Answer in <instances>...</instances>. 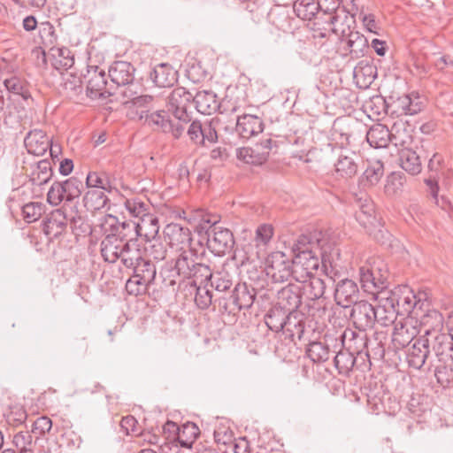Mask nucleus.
Masks as SVG:
<instances>
[{
    "label": "nucleus",
    "instance_id": "obj_41",
    "mask_svg": "<svg viewBox=\"0 0 453 453\" xmlns=\"http://www.w3.org/2000/svg\"><path fill=\"white\" fill-rule=\"evenodd\" d=\"M358 210L355 212L357 221L365 228L371 224H377L373 203L370 199L362 198L357 202Z\"/></svg>",
    "mask_w": 453,
    "mask_h": 453
},
{
    "label": "nucleus",
    "instance_id": "obj_40",
    "mask_svg": "<svg viewBox=\"0 0 453 453\" xmlns=\"http://www.w3.org/2000/svg\"><path fill=\"white\" fill-rule=\"evenodd\" d=\"M401 167L411 175L418 174L422 170L419 156L411 149L399 150Z\"/></svg>",
    "mask_w": 453,
    "mask_h": 453
},
{
    "label": "nucleus",
    "instance_id": "obj_50",
    "mask_svg": "<svg viewBox=\"0 0 453 453\" xmlns=\"http://www.w3.org/2000/svg\"><path fill=\"white\" fill-rule=\"evenodd\" d=\"M287 315V310L274 306L265 315V322L272 331L280 332L284 328Z\"/></svg>",
    "mask_w": 453,
    "mask_h": 453
},
{
    "label": "nucleus",
    "instance_id": "obj_3",
    "mask_svg": "<svg viewBox=\"0 0 453 453\" xmlns=\"http://www.w3.org/2000/svg\"><path fill=\"white\" fill-rule=\"evenodd\" d=\"M173 270L181 280H191L194 286L207 283L211 276V268L200 261L193 249L183 250L178 253L174 259Z\"/></svg>",
    "mask_w": 453,
    "mask_h": 453
},
{
    "label": "nucleus",
    "instance_id": "obj_33",
    "mask_svg": "<svg viewBox=\"0 0 453 453\" xmlns=\"http://www.w3.org/2000/svg\"><path fill=\"white\" fill-rule=\"evenodd\" d=\"M443 325V318L441 314L435 311H428L426 314L418 319V328L419 336L429 337L434 331H441Z\"/></svg>",
    "mask_w": 453,
    "mask_h": 453
},
{
    "label": "nucleus",
    "instance_id": "obj_9",
    "mask_svg": "<svg viewBox=\"0 0 453 453\" xmlns=\"http://www.w3.org/2000/svg\"><path fill=\"white\" fill-rule=\"evenodd\" d=\"M141 85H133L126 87L119 91L121 96V104L127 108L134 111L135 116L139 120L142 121L145 115H149L153 108L154 98L149 95H140Z\"/></svg>",
    "mask_w": 453,
    "mask_h": 453
},
{
    "label": "nucleus",
    "instance_id": "obj_42",
    "mask_svg": "<svg viewBox=\"0 0 453 453\" xmlns=\"http://www.w3.org/2000/svg\"><path fill=\"white\" fill-rule=\"evenodd\" d=\"M4 85L10 93L20 96L27 105L33 101L28 84L24 79L12 76L4 81Z\"/></svg>",
    "mask_w": 453,
    "mask_h": 453
},
{
    "label": "nucleus",
    "instance_id": "obj_26",
    "mask_svg": "<svg viewBox=\"0 0 453 453\" xmlns=\"http://www.w3.org/2000/svg\"><path fill=\"white\" fill-rule=\"evenodd\" d=\"M281 331L291 342H296V340L303 339L306 333L304 314L301 311L288 312L284 328Z\"/></svg>",
    "mask_w": 453,
    "mask_h": 453
},
{
    "label": "nucleus",
    "instance_id": "obj_38",
    "mask_svg": "<svg viewBox=\"0 0 453 453\" xmlns=\"http://www.w3.org/2000/svg\"><path fill=\"white\" fill-rule=\"evenodd\" d=\"M390 129L378 123L372 125L366 133L368 143L376 149L386 148L390 143Z\"/></svg>",
    "mask_w": 453,
    "mask_h": 453
},
{
    "label": "nucleus",
    "instance_id": "obj_2",
    "mask_svg": "<svg viewBox=\"0 0 453 453\" xmlns=\"http://www.w3.org/2000/svg\"><path fill=\"white\" fill-rule=\"evenodd\" d=\"M84 225L85 220L77 205L67 203L46 214L42 221V232L50 242L65 234L68 226L73 233L77 230L85 233Z\"/></svg>",
    "mask_w": 453,
    "mask_h": 453
},
{
    "label": "nucleus",
    "instance_id": "obj_62",
    "mask_svg": "<svg viewBox=\"0 0 453 453\" xmlns=\"http://www.w3.org/2000/svg\"><path fill=\"white\" fill-rule=\"evenodd\" d=\"M150 286L143 280L132 275L126 283V290L129 295L137 296L146 293Z\"/></svg>",
    "mask_w": 453,
    "mask_h": 453
},
{
    "label": "nucleus",
    "instance_id": "obj_43",
    "mask_svg": "<svg viewBox=\"0 0 453 453\" xmlns=\"http://www.w3.org/2000/svg\"><path fill=\"white\" fill-rule=\"evenodd\" d=\"M442 162L443 158L438 153H434L428 162L430 175L425 180V183L426 184L428 192L431 196H435L439 191L438 179Z\"/></svg>",
    "mask_w": 453,
    "mask_h": 453
},
{
    "label": "nucleus",
    "instance_id": "obj_18",
    "mask_svg": "<svg viewBox=\"0 0 453 453\" xmlns=\"http://www.w3.org/2000/svg\"><path fill=\"white\" fill-rule=\"evenodd\" d=\"M431 353L430 342L428 338L419 336L410 346L406 351V360L409 366L419 370Z\"/></svg>",
    "mask_w": 453,
    "mask_h": 453
},
{
    "label": "nucleus",
    "instance_id": "obj_22",
    "mask_svg": "<svg viewBox=\"0 0 453 453\" xmlns=\"http://www.w3.org/2000/svg\"><path fill=\"white\" fill-rule=\"evenodd\" d=\"M366 331H355L351 328H346L341 335L342 345L346 349L353 354L365 355L369 357V351L367 349V334Z\"/></svg>",
    "mask_w": 453,
    "mask_h": 453
},
{
    "label": "nucleus",
    "instance_id": "obj_48",
    "mask_svg": "<svg viewBox=\"0 0 453 453\" xmlns=\"http://www.w3.org/2000/svg\"><path fill=\"white\" fill-rule=\"evenodd\" d=\"M86 184L88 188H92V189H99L107 192H111L113 189L110 175L105 172L88 173L86 178Z\"/></svg>",
    "mask_w": 453,
    "mask_h": 453
},
{
    "label": "nucleus",
    "instance_id": "obj_60",
    "mask_svg": "<svg viewBox=\"0 0 453 453\" xmlns=\"http://www.w3.org/2000/svg\"><path fill=\"white\" fill-rule=\"evenodd\" d=\"M62 183L64 188L65 189V193L67 202H70L74 198L79 197L81 194L83 185L81 180H80L79 179L73 177L63 181Z\"/></svg>",
    "mask_w": 453,
    "mask_h": 453
},
{
    "label": "nucleus",
    "instance_id": "obj_6",
    "mask_svg": "<svg viewBox=\"0 0 453 453\" xmlns=\"http://www.w3.org/2000/svg\"><path fill=\"white\" fill-rule=\"evenodd\" d=\"M389 273L383 260L377 258L359 268V281L365 292L377 298L382 291H388Z\"/></svg>",
    "mask_w": 453,
    "mask_h": 453
},
{
    "label": "nucleus",
    "instance_id": "obj_28",
    "mask_svg": "<svg viewBox=\"0 0 453 453\" xmlns=\"http://www.w3.org/2000/svg\"><path fill=\"white\" fill-rule=\"evenodd\" d=\"M390 143L401 149H410L413 142L412 129L411 126L403 119H398L390 129Z\"/></svg>",
    "mask_w": 453,
    "mask_h": 453
},
{
    "label": "nucleus",
    "instance_id": "obj_4",
    "mask_svg": "<svg viewBox=\"0 0 453 453\" xmlns=\"http://www.w3.org/2000/svg\"><path fill=\"white\" fill-rule=\"evenodd\" d=\"M352 134L349 132L342 131L340 133V146L328 143L326 150H330L332 154L337 157L334 163L335 172L338 176L342 178H352L357 173V159L359 157L353 150L347 149L345 146L350 145Z\"/></svg>",
    "mask_w": 453,
    "mask_h": 453
},
{
    "label": "nucleus",
    "instance_id": "obj_39",
    "mask_svg": "<svg viewBox=\"0 0 453 453\" xmlns=\"http://www.w3.org/2000/svg\"><path fill=\"white\" fill-rule=\"evenodd\" d=\"M395 107L396 110L394 112L399 115H414L422 110L423 104L419 96L411 94L398 97L395 102Z\"/></svg>",
    "mask_w": 453,
    "mask_h": 453
},
{
    "label": "nucleus",
    "instance_id": "obj_14",
    "mask_svg": "<svg viewBox=\"0 0 453 453\" xmlns=\"http://www.w3.org/2000/svg\"><path fill=\"white\" fill-rule=\"evenodd\" d=\"M143 116L145 117L142 120L144 124L154 129L161 130L165 134H171L175 139L180 138L185 131V127H182V123L176 119H170L167 112L165 111H156Z\"/></svg>",
    "mask_w": 453,
    "mask_h": 453
},
{
    "label": "nucleus",
    "instance_id": "obj_58",
    "mask_svg": "<svg viewBox=\"0 0 453 453\" xmlns=\"http://www.w3.org/2000/svg\"><path fill=\"white\" fill-rule=\"evenodd\" d=\"M384 174L383 164L377 160L369 164L364 173V178L369 185H376Z\"/></svg>",
    "mask_w": 453,
    "mask_h": 453
},
{
    "label": "nucleus",
    "instance_id": "obj_17",
    "mask_svg": "<svg viewBox=\"0 0 453 453\" xmlns=\"http://www.w3.org/2000/svg\"><path fill=\"white\" fill-rule=\"evenodd\" d=\"M135 68L127 61H116L109 68L108 74L111 81L124 89L126 87L139 85L134 80Z\"/></svg>",
    "mask_w": 453,
    "mask_h": 453
},
{
    "label": "nucleus",
    "instance_id": "obj_29",
    "mask_svg": "<svg viewBox=\"0 0 453 453\" xmlns=\"http://www.w3.org/2000/svg\"><path fill=\"white\" fill-rule=\"evenodd\" d=\"M50 138L42 129L31 130L24 139L25 147L29 154L42 156L48 150Z\"/></svg>",
    "mask_w": 453,
    "mask_h": 453
},
{
    "label": "nucleus",
    "instance_id": "obj_32",
    "mask_svg": "<svg viewBox=\"0 0 453 453\" xmlns=\"http://www.w3.org/2000/svg\"><path fill=\"white\" fill-rule=\"evenodd\" d=\"M193 103L197 111L204 115L216 112L220 105L216 93L212 90L198 91L193 96Z\"/></svg>",
    "mask_w": 453,
    "mask_h": 453
},
{
    "label": "nucleus",
    "instance_id": "obj_19",
    "mask_svg": "<svg viewBox=\"0 0 453 453\" xmlns=\"http://www.w3.org/2000/svg\"><path fill=\"white\" fill-rule=\"evenodd\" d=\"M387 293L386 296L388 300H394L395 308L400 314L410 313L413 309L416 308L419 302L416 295L408 287H398L394 290L388 289V291H382Z\"/></svg>",
    "mask_w": 453,
    "mask_h": 453
},
{
    "label": "nucleus",
    "instance_id": "obj_46",
    "mask_svg": "<svg viewBox=\"0 0 453 453\" xmlns=\"http://www.w3.org/2000/svg\"><path fill=\"white\" fill-rule=\"evenodd\" d=\"M434 376L442 388H453V358H448L443 363L437 365Z\"/></svg>",
    "mask_w": 453,
    "mask_h": 453
},
{
    "label": "nucleus",
    "instance_id": "obj_12",
    "mask_svg": "<svg viewBox=\"0 0 453 453\" xmlns=\"http://www.w3.org/2000/svg\"><path fill=\"white\" fill-rule=\"evenodd\" d=\"M294 268L290 261L283 252L276 251L268 256L265 260L266 275L273 282L282 283L292 277L294 279Z\"/></svg>",
    "mask_w": 453,
    "mask_h": 453
},
{
    "label": "nucleus",
    "instance_id": "obj_37",
    "mask_svg": "<svg viewBox=\"0 0 453 453\" xmlns=\"http://www.w3.org/2000/svg\"><path fill=\"white\" fill-rule=\"evenodd\" d=\"M150 79L157 87H171L177 81V72L170 65L162 63L154 67Z\"/></svg>",
    "mask_w": 453,
    "mask_h": 453
},
{
    "label": "nucleus",
    "instance_id": "obj_5",
    "mask_svg": "<svg viewBox=\"0 0 453 453\" xmlns=\"http://www.w3.org/2000/svg\"><path fill=\"white\" fill-rule=\"evenodd\" d=\"M217 220L209 218H203L197 226L198 233L205 231L207 235V247L216 256H224L230 252L234 245V239L232 232L220 226L216 225Z\"/></svg>",
    "mask_w": 453,
    "mask_h": 453
},
{
    "label": "nucleus",
    "instance_id": "obj_45",
    "mask_svg": "<svg viewBox=\"0 0 453 453\" xmlns=\"http://www.w3.org/2000/svg\"><path fill=\"white\" fill-rule=\"evenodd\" d=\"M143 257V250L138 242H125L120 262L126 268L134 267Z\"/></svg>",
    "mask_w": 453,
    "mask_h": 453
},
{
    "label": "nucleus",
    "instance_id": "obj_44",
    "mask_svg": "<svg viewBox=\"0 0 453 453\" xmlns=\"http://www.w3.org/2000/svg\"><path fill=\"white\" fill-rule=\"evenodd\" d=\"M130 269L133 270V275L134 277L143 280L149 285L154 284L157 276V269L155 265L149 259L142 257Z\"/></svg>",
    "mask_w": 453,
    "mask_h": 453
},
{
    "label": "nucleus",
    "instance_id": "obj_35",
    "mask_svg": "<svg viewBox=\"0 0 453 453\" xmlns=\"http://www.w3.org/2000/svg\"><path fill=\"white\" fill-rule=\"evenodd\" d=\"M342 42H343L352 58H358L365 54L368 50V41L364 35L358 31H350L347 35H342Z\"/></svg>",
    "mask_w": 453,
    "mask_h": 453
},
{
    "label": "nucleus",
    "instance_id": "obj_21",
    "mask_svg": "<svg viewBox=\"0 0 453 453\" xmlns=\"http://www.w3.org/2000/svg\"><path fill=\"white\" fill-rule=\"evenodd\" d=\"M164 233L165 241L171 247H176L178 253L183 250H191L192 236L188 227L172 223L165 226Z\"/></svg>",
    "mask_w": 453,
    "mask_h": 453
},
{
    "label": "nucleus",
    "instance_id": "obj_49",
    "mask_svg": "<svg viewBox=\"0 0 453 453\" xmlns=\"http://www.w3.org/2000/svg\"><path fill=\"white\" fill-rule=\"evenodd\" d=\"M320 10L319 4L315 0H297L294 4V12L296 16L304 20L312 19Z\"/></svg>",
    "mask_w": 453,
    "mask_h": 453
},
{
    "label": "nucleus",
    "instance_id": "obj_13",
    "mask_svg": "<svg viewBox=\"0 0 453 453\" xmlns=\"http://www.w3.org/2000/svg\"><path fill=\"white\" fill-rule=\"evenodd\" d=\"M419 334L418 319L409 316L395 323L392 334V343L395 349H402L413 342Z\"/></svg>",
    "mask_w": 453,
    "mask_h": 453
},
{
    "label": "nucleus",
    "instance_id": "obj_51",
    "mask_svg": "<svg viewBox=\"0 0 453 453\" xmlns=\"http://www.w3.org/2000/svg\"><path fill=\"white\" fill-rule=\"evenodd\" d=\"M335 368L340 374L348 375L353 369L356 357L353 352L348 349L340 350L334 358Z\"/></svg>",
    "mask_w": 453,
    "mask_h": 453
},
{
    "label": "nucleus",
    "instance_id": "obj_57",
    "mask_svg": "<svg viewBox=\"0 0 453 453\" xmlns=\"http://www.w3.org/2000/svg\"><path fill=\"white\" fill-rule=\"evenodd\" d=\"M43 213V204L39 202H30L22 206L23 219L27 223L38 220Z\"/></svg>",
    "mask_w": 453,
    "mask_h": 453
},
{
    "label": "nucleus",
    "instance_id": "obj_10",
    "mask_svg": "<svg viewBox=\"0 0 453 453\" xmlns=\"http://www.w3.org/2000/svg\"><path fill=\"white\" fill-rule=\"evenodd\" d=\"M99 226L104 233H112L123 242H138L135 223L133 220L119 222L118 218L106 214L99 219Z\"/></svg>",
    "mask_w": 453,
    "mask_h": 453
},
{
    "label": "nucleus",
    "instance_id": "obj_23",
    "mask_svg": "<svg viewBox=\"0 0 453 453\" xmlns=\"http://www.w3.org/2000/svg\"><path fill=\"white\" fill-rule=\"evenodd\" d=\"M303 295L301 286L296 283H289L278 291L277 305L287 312L298 311L297 308L302 303Z\"/></svg>",
    "mask_w": 453,
    "mask_h": 453
},
{
    "label": "nucleus",
    "instance_id": "obj_30",
    "mask_svg": "<svg viewBox=\"0 0 453 453\" xmlns=\"http://www.w3.org/2000/svg\"><path fill=\"white\" fill-rule=\"evenodd\" d=\"M431 352L437 357L446 356L453 358V336L441 331H434L429 337Z\"/></svg>",
    "mask_w": 453,
    "mask_h": 453
},
{
    "label": "nucleus",
    "instance_id": "obj_36",
    "mask_svg": "<svg viewBox=\"0 0 453 453\" xmlns=\"http://www.w3.org/2000/svg\"><path fill=\"white\" fill-rule=\"evenodd\" d=\"M138 237H142L145 242H151L156 239L159 225L157 218L151 213L147 214L143 218L134 221Z\"/></svg>",
    "mask_w": 453,
    "mask_h": 453
},
{
    "label": "nucleus",
    "instance_id": "obj_56",
    "mask_svg": "<svg viewBox=\"0 0 453 453\" xmlns=\"http://www.w3.org/2000/svg\"><path fill=\"white\" fill-rule=\"evenodd\" d=\"M208 281L211 282V287L220 292L229 289L233 285L232 277L226 271L211 272V276L209 278Z\"/></svg>",
    "mask_w": 453,
    "mask_h": 453
},
{
    "label": "nucleus",
    "instance_id": "obj_7",
    "mask_svg": "<svg viewBox=\"0 0 453 453\" xmlns=\"http://www.w3.org/2000/svg\"><path fill=\"white\" fill-rule=\"evenodd\" d=\"M297 282L301 286L303 296L313 302V304L308 305L309 314L314 318H322L326 315L327 302L324 297L326 288L325 281L319 277L312 276Z\"/></svg>",
    "mask_w": 453,
    "mask_h": 453
},
{
    "label": "nucleus",
    "instance_id": "obj_61",
    "mask_svg": "<svg viewBox=\"0 0 453 453\" xmlns=\"http://www.w3.org/2000/svg\"><path fill=\"white\" fill-rule=\"evenodd\" d=\"M65 189L62 182H54L47 194V201L51 205H58L63 200H66Z\"/></svg>",
    "mask_w": 453,
    "mask_h": 453
},
{
    "label": "nucleus",
    "instance_id": "obj_59",
    "mask_svg": "<svg viewBox=\"0 0 453 453\" xmlns=\"http://www.w3.org/2000/svg\"><path fill=\"white\" fill-rule=\"evenodd\" d=\"M365 229L368 234L381 244H385L390 238V234L384 228L380 219L377 220V224H371L365 227Z\"/></svg>",
    "mask_w": 453,
    "mask_h": 453
},
{
    "label": "nucleus",
    "instance_id": "obj_52",
    "mask_svg": "<svg viewBox=\"0 0 453 453\" xmlns=\"http://www.w3.org/2000/svg\"><path fill=\"white\" fill-rule=\"evenodd\" d=\"M306 354L313 363H324L330 357L329 347L321 342H311L306 349Z\"/></svg>",
    "mask_w": 453,
    "mask_h": 453
},
{
    "label": "nucleus",
    "instance_id": "obj_47",
    "mask_svg": "<svg viewBox=\"0 0 453 453\" xmlns=\"http://www.w3.org/2000/svg\"><path fill=\"white\" fill-rule=\"evenodd\" d=\"M108 201L109 199L104 194V191L99 189H90L83 197L84 206L88 211H99L104 208Z\"/></svg>",
    "mask_w": 453,
    "mask_h": 453
},
{
    "label": "nucleus",
    "instance_id": "obj_53",
    "mask_svg": "<svg viewBox=\"0 0 453 453\" xmlns=\"http://www.w3.org/2000/svg\"><path fill=\"white\" fill-rule=\"evenodd\" d=\"M365 111L369 118H380L381 115L388 113V105L385 98L381 96H375L365 102Z\"/></svg>",
    "mask_w": 453,
    "mask_h": 453
},
{
    "label": "nucleus",
    "instance_id": "obj_8",
    "mask_svg": "<svg viewBox=\"0 0 453 453\" xmlns=\"http://www.w3.org/2000/svg\"><path fill=\"white\" fill-rule=\"evenodd\" d=\"M46 35L48 42L51 45L49 48V58L51 65L58 70H68L74 64V57L71 50L66 47H57L54 45L57 36L54 27L50 22L42 24L41 36L44 38Z\"/></svg>",
    "mask_w": 453,
    "mask_h": 453
},
{
    "label": "nucleus",
    "instance_id": "obj_1",
    "mask_svg": "<svg viewBox=\"0 0 453 453\" xmlns=\"http://www.w3.org/2000/svg\"><path fill=\"white\" fill-rule=\"evenodd\" d=\"M295 257L292 260L294 279L303 281L314 276L322 264L325 274L333 279L334 264L339 259V249L326 234L314 231L297 237L292 246Z\"/></svg>",
    "mask_w": 453,
    "mask_h": 453
},
{
    "label": "nucleus",
    "instance_id": "obj_20",
    "mask_svg": "<svg viewBox=\"0 0 453 453\" xmlns=\"http://www.w3.org/2000/svg\"><path fill=\"white\" fill-rule=\"evenodd\" d=\"M334 296L338 305L349 308L358 303L359 288L353 280L342 279L336 283Z\"/></svg>",
    "mask_w": 453,
    "mask_h": 453
},
{
    "label": "nucleus",
    "instance_id": "obj_25",
    "mask_svg": "<svg viewBox=\"0 0 453 453\" xmlns=\"http://www.w3.org/2000/svg\"><path fill=\"white\" fill-rule=\"evenodd\" d=\"M388 294L380 293L375 300L378 302L377 307H374L376 312V322L383 326H388L395 322L396 316L400 314L395 308L394 300H388Z\"/></svg>",
    "mask_w": 453,
    "mask_h": 453
},
{
    "label": "nucleus",
    "instance_id": "obj_16",
    "mask_svg": "<svg viewBox=\"0 0 453 453\" xmlns=\"http://www.w3.org/2000/svg\"><path fill=\"white\" fill-rule=\"evenodd\" d=\"M376 312L374 307L366 301H360L352 305L350 320L356 329L366 331L372 328L376 323Z\"/></svg>",
    "mask_w": 453,
    "mask_h": 453
},
{
    "label": "nucleus",
    "instance_id": "obj_55",
    "mask_svg": "<svg viewBox=\"0 0 453 453\" xmlns=\"http://www.w3.org/2000/svg\"><path fill=\"white\" fill-rule=\"evenodd\" d=\"M199 428L195 423H187L179 429L178 439L181 446L190 447L199 435Z\"/></svg>",
    "mask_w": 453,
    "mask_h": 453
},
{
    "label": "nucleus",
    "instance_id": "obj_31",
    "mask_svg": "<svg viewBox=\"0 0 453 453\" xmlns=\"http://www.w3.org/2000/svg\"><path fill=\"white\" fill-rule=\"evenodd\" d=\"M104 238L101 242V255L104 261L115 263L120 258L125 242L119 241L112 233H104Z\"/></svg>",
    "mask_w": 453,
    "mask_h": 453
},
{
    "label": "nucleus",
    "instance_id": "obj_11",
    "mask_svg": "<svg viewBox=\"0 0 453 453\" xmlns=\"http://www.w3.org/2000/svg\"><path fill=\"white\" fill-rule=\"evenodd\" d=\"M193 96L185 88L179 87L174 88L168 96V111L172 112L176 120L182 123V127L191 121L192 118L188 111V108L193 102Z\"/></svg>",
    "mask_w": 453,
    "mask_h": 453
},
{
    "label": "nucleus",
    "instance_id": "obj_24",
    "mask_svg": "<svg viewBox=\"0 0 453 453\" xmlns=\"http://www.w3.org/2000/svg\"><path fill=\"white\" fill-rule=\"evenodd\" d=\"M87 79V93L90 98L96 99L105 97L106 94L110 95L106 88L107 81L104 70L91 66L88 70Z\"/></svg>",
    "mask_w": 453,
    "mask_h": 453
},
{
    "label": "nucleus",
    "instance_id": "obj_63",
    "mask_svg": "<svg viewBox=\"0 0 453 453\" xmlns=\"http://www.w3.org/2000/svg\"><path fill=\"white\" fill-rule=\"evenodd\" d=\"M126 208L133 217L138 219L149 214L147 205L139 199L127 200Z\"/></svg>",
    "mask_w": 453,
    "mask_h": 453
},
{
    "label": "nucleus",
    "instance_id": "obj_15",
    "mask_svg": "<svg viewBox=\"0 0 453 453\" xmlns=\"http://www.w3.org/2000/svg\"><path fill=\"white\" fill-rule=\"evenodd\" d=\"M273 140L265 141L255 144L253 147H242L236 149V157L245 164L260 165L264 164L272 150Z\"/></svg>",
    "mask_w": 453,
    "mask_h": 453
},
{
    "label": "nucleus",
    "instance_id": "obj_34",
    "mask_svg": "<svg viewBox=\"0 0 453 453\" xmlns=\"http://www.w3.org/2000/svg\"><path fill=\"white\" fill-rule=\"evenodd\" d=\"M256 296L253 288H250L246 283H238L235 285L230 300L239 310L249 309L252 306Z\"/></svg>",
    "mask_w": 453,
    "mask_h": 453
},
{
    "label": "nucleus",
    "instance_id": "obj_54",
    "mask_svg": "<svg viewBox=\"0 0 453 453\" xmlns=\"http://www.w3.org/2000/svg\"><path fill=\"white\" fill-rule=\"evenodd\" d=\"M52 176L50 162L48 160H41L38 162L36 168L32 172L31 180L33 184L41 186L46 184Z\"/></svg>",
    "mask_w": 453,
    "mask_h": 453
},
{
    "label": "nucleus",
    "instance_id": "obj_27",
    "mask_svg": "<svg viewBox=\"0 0 453 453\" xmlns=\"http://www.w3.org/2000/svg\"><path fill=\"white\" fill-rule=\"evenodd\" d=\"M235 130L242 138L250 139L263 132L264 122L256 115L244 114L237 118Z\"/></svg>",
    "mask_w": 453,
    "mask_h": 453
},
{
    "label": "nucleus",
    "instance_id": "obj_64",
    "mask_svg": "<svg viewBox=\"0 0 453 453\" xmlns=\"http://www.w3.org/2000/svg\"><path fill=\"white\" fill-rule=\"evenodd\" d=\"M212 294L206 287L198 286L195 296V302L200 309H207L211 304Z\"/></svg>",
    "mask_w": 453,
    "mask_h": 453
}]
</instances>
